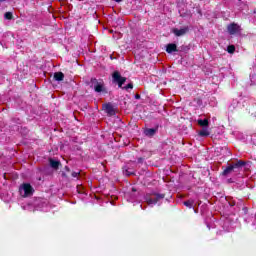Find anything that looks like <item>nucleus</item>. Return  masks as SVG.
I'll list each match as a JSON object with an SVG mask.
<instances>
[{
    "label": "nucleus",
    "instance_id": "1",
    "mask_svg": "<svg viewBox=\"0 0 256 256\" xmlns=\"http://www.w3.org/2000/svg\"><path fill=\"white\" fill-rule=\"evenodd\" d=\"M19 191L22 197H31L34 190L31 184H23L22 186H20Z\"/></svg>",
    "mask_w": 256,
    "mask_h": 256
},
{
    "label": "nucleus",
    "instance_id": "2",
    "mask_svg": "<svg viewBox=\"0 0 256 256\" xmlns=\"http://www.w3.org/2000/svg\"><path fill=\"white\" fill-rule=\"evenodd\" d=\"M112 77H113V81H115V83H118L119 87H123V84L125 83V81H127V78L121 77V74L117 71H115L112 74Z\"/></svg>",
    "mask_w": 256,
    "mask_h": 256
},
{
    "label": "nucleus",
    "instance_id": "3",
    "mask_svg": "<svg viewBox=\"0 0 256 256\" xmlns=\"http://www.w3.org/2000/svg\"><path fill=\"white\" fill-rule=\"evenodd\" d=\"M240 31H241L240 25H237L235 23L228 25V33H230V35H235L237 33H240Z\"/></svg>",
    "mask_w": 256,
    "mask_h": 256
},
{
    "label": "nucleus",
    "instance_id": "4",
    "mask_svg": "<svg viewBox=\"0 0 256 256\" xmlns=\"http://www.w3.org/2000/svg\"><path fill=\"white\" fill-rule=\"evenodd\" d=\"M187 31H189L188 27H184L181 29H177V28L173 29V33H174V35H176V37H183V35H185L187 33Z\"/></svg>",
    "mask_w": 256,
    "mask_h": 256
},
{
    "label": "nucleus",
    "instance_id": "5",
    "mask_svg": "<svg viewBox=\"0 0 256 256\" xmlns=\"http://www.w3.org/2000/svg\"><path fill=\"white\" fill-rule=\"evenodd\" d=\"M94 90L96 91V93H103V91H105V84L103 83V81L96 82L94 84Z\"/></svg>",
    "mask_w": 256,
    "mask_h": 256
},
{
    "label": "nucleus",
    "instance_id": "6",
    "mask_svg": "<svg viewBox=\"0 0 256 256\" xmlns=\"http://www.w3.org/2000/svg\"><path fill=\"white\" fill-rule=\"evenodd\" d=\"M103 109L108 113V115H115V110L113 109V105L111 104H104Z\"/></svg>",
    "mask_w": 256,
    "mask_h": 256
},
{
    "label": "nucleus",
    "instance_id": "7",
    "mask_svg": "<svg viewBox=\"0 0 256 256\" xmlns=\"http://www.w3.org/2000/svg\"><path fill=\"white\" fill-rule=\"evenodd\" d=\"M198 135H200V137H209L211 135V132H209V128H202L201 131H199Z\"/></svg>",
    "mask_w": 256,
    "mask_h": 256
},
{
    "label": "nucleus",
    "instance_id": "8",
    "mask_svg": "<svg viewBox=\"0 0 256 256\" xmlns=\"http://www.w3.org/2000/svg\"><path fill=\"white\" fill-rule=\"evenodd\" d=\"M197 123H198V125H199L200 127H203V128L209 127V120H208V119H204V120L199 119V120L197 121Z\"/></svg>",
    "mask_w": 256,
    "mask_h": 256
},
{
    "label": "nucleus",
    "instance_id": "9",
    "mask_svg": "<svg viewBox=\"0 0 256 256\" xmlns=\"http://www.w3.org/2000/svg\"><path fill=\"white\" fill-rule=\"evenodd\" d=\"M55 81H63L65 79V75L62 72H56L54 74Z\"/></svg>",
    "mask_w": 256,
    "mask_h": 256
},
{
    "label": "nucleus",
    "instance_id": "10",
    "mask_svg": "<svg viewBox=\"0 0 256 256\" xmlns=\"http://www.w3.org/2000/svg\"><path fill=\"white\" fill-rule=\"evenodd\" d=\"M167 53H173L174 51H177V45L175 44H168L166 48Z\"/></svg>",
    "mask_w": 256,
    "mask_h": 256
},
{
    "label": "nucleus",
    "instance_id": "11",
    "mask_svg": "<svg viewBox=\"0 0 256 256\" xmlns=\"http://www.w3.org/2000/svg\"><path fill=\"white\" fill-rule=\"evenodd\" d=\"M50 166H51L53 169H58V167H59V161L50 159Z\"/></svg>",
    "mask_w": 256,
    "mask_h": 256
},
{
    "label": "nucleus",
    "instance_id": "12",
    "mask_svg": "<svg viewBox=\"0 0 256 256\" xmlns=\"http://www.w3.org/2000/svg\"><path fill=\"white\" fill-rule=\"evenodd\" d=\"M233 169H235V167L233 165L231 166H228L224 172H223V175H229V173H231V171H233Z\"/></svg>",
    "mask_w": 256,
    "mask_h": 256
},
{
    "label": "nucleus",
    "instance_id": "13",
    "mask_svg": "<svg viewBox=\"0 0 256 256\" xmlns=\"http://www.w3.org/2000/svg\"><path fill=\"white\" fill-rule=\"evenodd\" d=\"M145 135H148L149 137L155 135V129H146Z\"/></svg>",
    "mask_w": 256,
    "mask_h": 256
},
{
    "label": "nucleus",
    "instance_id": "14",
    "mask_svg": "<svg viewBox=\"0 0 256 256\" xmlns=\"http://www.w3.org/2000/svg\"><path fill=\"white\" fill-rule=\"evenodd\" d=\"M245 165V162L243 161H238L235 164H233L234 169H239V167H243Z\"/></svg>",
    "mask_w": 256,
    "mask_h": 256
},
{
    "label": "nucleus",
    "instance_id": "15",
    "mask_svg": "<svg viewBox=\"0 0 256 256\" xmlns=\"http://www.w3.org/2000/svg\"><path fill=\"white\" fill-rule=\"evenodd\" d=\"M157 201H159V198H152L147 200L148 205H155V203H157Z\"/></svg>",
    "mask_w": 256,
    "mask_h": 256
},
{
    "label": "nucleus",
    "instance_id": "16",
    "mask_svg": "<svg viewBox=\"0 0 256 256\" xmlns=\"http://www.w3.org/2000/svg\"><path fill=\"white\" fill-rule=\"evenodd\" d=\"M184 205L186 207H189V209H191V207H193V200H188V201L184 202Z\"/></svg>",
    "mask_w": 256,
    "mask_h": 256
},
{
    "label": "nucleus",
    "instance_id": "17",
    "mask_svg": "<svg viewBox=\"0 0 256 256\" xmlns=\"http://www.w3.org/2000/svg\"><path fill=\"white\" fill-rule=\"evenodd\" d=\"M4 17H5V19L11 20V19H13V14L11 12H6Z\"/></svg>",
    "mask_w": 256,
    "mask_h": 256
},
{
    "label": "nucleus",
    "instance_id": "18",
    "mask_svg": "<svg viewBox=\"0 0 256 256\" xmlns=\"http://www.w3.org/2000/svg\"><path fill=\"white\" fill-rule=\"evenodd\" d=\"M227 51L228 53H235V46L233 45L228 46Z\"/></svg>",
    "mask_w": 256,
    "mask_h": 256
},
{
    "label": "nucleus",
    "instance_id": "19",
    "mask_svg": "<svg viewBox=\"0 0 256 256\" xmlns=\"http://www.w3.org/2000/svg\"><path fill=\"white\" fill-rule=\"evenodd\" d=\"M123 172H124V174H126V175H133V171H131V170H129V169H124L123 170Z\"/></svg>",
    "mask_w": 256,
    "mask_h": 256
},
{
    "label": "nucleus",
    "instance_id": "20",
    "mask_svg": "<svg viewBox=\"0 0 256 256\" xmlns=\"http://www.w3.org/2000/svg\"><path fill=\"white\" fill-rule=\"evenodd\" d=\"M124 89H133V84H128Z\"/></svg>",
    "mask_w": 256,
    "mask_h": 256
},
{
    "label": "nucleus",
    "instance_id": "21",
    "mask_svg": "<svg viewBox=\"0 0 256 256\" xmlns=\"http://www.w3.org/2000/svg\"><path fill=\"white\" fill-rule=\"evenodd\" d=\"M72 177H79V172H73Z\"/></svg>",
    "mask_w": 256,
    "mask_h": 256
},
{
    "label": "nucleus",
    "instance_id": "22",
    "mask_svg": "<svg viewBox=\"0 0 256 256\" xmlns=\"http://www.w3.org/2000/svg\"><path fill=\"white\" fill-rule=\"evenodd\" d=\"M116 1V3H121V1H123V0H115Z\"/></svg>",
    "mask_w": 256,
    "mask_h": 256
},
{
    "label": "nucleus",
    "instance_id": "23",
    "mask_svg": "<svg viewBox=\"0 0 256 256\" xmlns=\"http://www.w3.org/2000/svg\"><path fill=\"white\" fill-rule=\"evenodd\" d=\"M139 97H140V96H139V95H137V96H136V99H139Z\"/></svg>",
    "mask_w": 256,
    "mask_h": 256
},
{
    "label": "nucleus",
    "instance_id": "24",
    "mask_svg": "<svg viewBox=\"0 0 256 256\" xmlns=\"http://www.w3.org/2000/svg\"><path fill=\"white\" fill-rule=\"evenodd\" d=\"M0 1H3V0H0Z\"/></svg>",
    "mask_w": 256,
    "mask_h": 256
}]
</instances>
